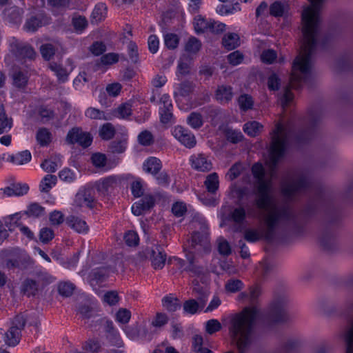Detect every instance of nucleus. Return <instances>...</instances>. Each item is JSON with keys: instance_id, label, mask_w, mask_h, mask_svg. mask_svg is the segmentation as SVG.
<instances>
[{"instance_id": "obj_33", "label": "nucleus", "mask_w": 353, "mask_h": 353, "mask_svg": "<svg viewBox=\"0 0 353 353\" xmlns=\"http://www.w3.org/2000/svg\"><path fill=\"white\" fill-rule=\"evenodd\" d=\"M21 292L28 296H35L39 292L37 282L31 279H26L21 285Z\"/></svg>"}, {"instance_id": "obj_64", "label": "nucleus", "mask_w": 353, "mask_h": 353, "mask_svg": "<svg viewBox=\"0 0 353 353\" xmlns=\"http://www.w3.org/2000/svg\"><path fill=\"white\" fill-rule=\"evenodd\" d=\"M54 236V231L50 228H43L39 232V239L43 243H48Z\"/></svg>"}, {"instance_id": "obj_11", "label": "nucleus", "mask_w": 353, "mask_h": 353, "mask_svg": "<svg viewBox=\"0 0 353 353\" xmlns=\"http://www.w3.org/2000/svg\"><path fill=\"white\" fill-rule=\"evenodd\" d=\"M65 141L70 145L78 144L85 148L91 145L92 137L90 133L83 132L81 128L74 127L68 131Z\"/></svg>"}, {"instance_id": "obj_12", "label": "nucleus", "mask_w": 353, "mask_h": 353, "mask_svg": "<svg viewBox=\"0 0 353 353\" xmlns=\"http://www.w3.org/2000/svg\"><path fill=\"white\" fill-rule=\"evenodd\" d=\"M121 178L118 175H110L100 179L92 183L94 186L98 194L100 196L105 197L108 195L110 189L114 188L121 183Z\"/></svg>"}, {"instance_id": "obj_48", "label": "nucleus", "mask_w": 353, "mask_h": 353, "mask_svg": "<svg viewBox=\"0 0 353 353\" xmlns=\"http://www.w3.org/2000/svg\"><path fill=\"white\" fill-rule=\"evenodd\" d=\"M263 126L257 121L248 122L243 125V131L250 137H255L257 135Z\"/></svg>"}, {"instance_id": "obj_61", "label": "nucleus", "mask_w": 353, "mask_h": 353, "mask_svg": "<svg viewBox=\"0 0 353 353\" xmlns=\"http://www.w3.org/2000/svg\"><path fill=\"white\" fill-rule=\"evenodd\" d=\"M59 179L68 183L74 182L76 180L75 173L69 168H64L59 173Z\"/></svg>"}, {"instance_id": "obj_45", "label": "nucleus", "mask_w": 353, "mask_h": 353, "mask_svg": "<svg viewBox=\"0 0 353 353\" xmlns=\"http://www.w3.org/2000/svg\"><path fill=\"white\" fill-rule=\"evenodd\" d=\"M183 309L184 313L192 315L202 310L201 307L199 306V303H197L196 300L193 299L185 301L183 303Z\"/></svg>"}, {"instance_id": "obj_37", "label": "nucleus", "mask_w": 353, "mask_h": 353, "mask_svg": "<svg viewBox=\"0 0 353 353\" xmlns=\"http://www.w3.org/2000/svg\"><path fill=\"white\" fill-rule=\"evenodd\" d=\"M107 6L103 3H97L92 12V23H99L105 18Z\"/></svg>"}, {"instance_id": "obj_22", "label": "nucleus", "mask_w": 353, "mask_h": 353, "mask_svg": "<svg viewBox=\"0 0 353 353\" xmlns=\"http://www.w3.org/2000/svg\"><path fill=\"white\" fill-rule=\"evenodd\" d=\"M152 265L156 270L162 269L165 263L166 254L163 248L159 245H156L152 250Z\"/></svg>"}, {"instance_id": "obj_10", "label": "nucleus", "mask_w": 353, "mask_h": 353, "mask_svg": "<svg viewBox=\"0 0 353 353\" xmlns=\"http://www.w3.org/2000/svg\"><path fill=\"white\" fill-rule=\"evenodd\" d=\"M188 265H185V261L178 257H174L171 259V263H174L176 267L181 271H186L192 273L194 275H199L203 272V267L199 265V260L192 252H188L185 254Z\"/></svg>"}, {"instance_id": "obj_52", "label": "nucleus", "mask_w": 353, "mask_h": 353, "mask_svg": "<svg viewBox=\"0 0 353 353\" xmlns=\"http://www.w3.org/2000/svg\"><path fill=\"white\" fill-rule=\"evenodd\" d=\"M74 288V285L70 282H60L58 285V292L61 296L69 297L73 294Z\"/></svg>"}, {"instance_id": "obj_41", "label": "nucleus", "mask_w": 353, "mask_h": 353, "mask_svg": "<svg viewBox=\"0 0 353 353\" xmlns=\"http://www.w3.org/2000/svg\"><path fill=\"white\" fill-rule=\"evenodd\" d=\"M85 115L86 117L90 119L96 120H108L110 119V117L106 115L103 111H101L97 108L90 107L85 111Z\"/></svg>"}, {"instance_id": "obj_18", "label": "nucleus", "mask_w": 353, "mask_h": 353, "mask_svg": "<svg viewBox=\"0 0 353 353\" xmlns=\"http://www.w3.org/2000/svg\"><path fill=\"white\" fill-rule=\"evenodd\" d=\"M26 325V319L23 315H17L12 323V326L8 330V335L11 334L14 339H8L9 344L17 345L20 341L21 331Z\"/></svg>"}, {"instance_id": "obj_14", "label": "nucleus", "mask_w": 353, "mask_h": 353, "mask_svg": "<svg viewBox=\"0 0 353 353\" xmlns=\"http://www.w3.org/2000/svg\"><path fill=\"white\" fill-rule=\"evenodd\" d=\"M172 134L187 148H192L196 144L194 134L181 125H176L172 130Z\"/></svg>"}, {"instance_id": "obj_13", "label": "nucleus", "mask_w": 353, "mask_h": 353, "mask_svg": "<svg viewBox=\"0 0 353 353\" xmlns=\"http://www.w3.org/2000/svg\"><path fill=\"white\" fill-rule=\"evenodd\" d=\"M173 105L170 97L168 94H163L159 99V114L160 121L163 124L174 122Z\"/></svg>"}, {"instance_id": "obj_44", "label": "nucleus", "mask_w": 353, "mask_h": 353, "mask_svg": "<svg viewBox=\"0 0 353 353\" xmlns=\"http://www.w3.org/2000/svg\"><path fill=\"white\" fill-rule=\"evenodd\" d=\"M210 19H206L201 16L194 18V27L196 33L208 32Z\"/></svg>"}, {"instance_id": "obj_55", "label": "nucleus", "mask_w": 353, "mask_h": 353, "mask_svg": "<svg viewBox=\"0 0 353 353\" xmlns=\"http://www.w3.org/2000/svg\"><path fill=\"white\" fill-rule=\"evenodd\" d=\"M176 89L177 90L174 92L175 95L187 97L193 91V84L189 81L182 82L178 85Z\"/></svg>"}, {"instance_id": "obj_31", "label": "nucleus", "mask_w": 353, "mask_h": 353, "mask_svg": "<svg viewBox=\"0 0 353 353\" xmlns=\"http://www.w3.org/2000/svg\"><path fill=\"white\" fill-rule=\"evenodd\" d=\"M204 185L208 192L212 195H215L219 188V178L216 172H212L208 174L204 181Z\"/></svg>"}, {"instance_id": "obj_40", "label": "nucleus", "mask_w": 353, "mask_h": 353, "mask_svg": "<svg viewBox=\"0 0 353 353\" xmlns=\"http://www.w3.org/2000/svg\"><path fill=\"white\" fill-rule=\"evenodd\" d=\"M162 303L163 306L169 312H175L181 308L179 299L171 295L163 297Z\"/></svg>"}, {"instance_id": "obj_23", "label": "nucleus", "mask_w": 353, "mask_h": 353, "mask_svg": "<svg viewBox=\"0 0 353 353\" xmlns=\"http://www.w3.org/2000/svg\"><path fill=\"white\" fill-rule=\"evenodd\" d=\"M48 67L50 70L54 72L59 83H64L68 81V76L74 68V67L71 65L70 70H68L66 68H63L62 65L56 62H50Z\"/></svg>"}, {"instance_id": "obj_43", "label": "nucleus", "mask_w": 353, "mask_h": 353, "mask_svg": "<svg viewBox=\"0 0 353 353\" xmlns=\"http://www.w3.org/2000/svg\"><path fill=\"white\" fill-rule=\"evenodd\" d=\"M132 114L131 105L128 103L121 104L112 111V115L119 119H126Z\"/></svg>"}, {"instance_id": "obj_27", "label": "nucleus", "mask_w": 353, "mask_h": 353, "mask_svg": "<svg viewBox=\"0 0 353 353\" xmlns=\"http://www.w3.org/2000/svg\"><path fill=\"white\" fill-rule=\"evenodd\" d=\"M289 3L287 1H276L270 6V14L275 17H281L287 14Z\"/></svg>"}, {"instance_id": "obj_50", "label": "nucleus", "mask_w": 353, "mask_h": 353, "mask_svg": "<svg viewBox=\"0 0 353 353\" xmlns=\"http://www.w3.org/2000/svg\"><path fill=\"white\" fill-rule=\"evenodd\" d=\"M244 287L243 283L239 279H229L225 285V289L228 292L235 293L241 290Z\"/></svg>"}, {"instance_id": "obj_32", "label": "nucleus", "mask_w": 353, "mask_h": 353, "mask_svg": "<svg viewBox=\"0 0 353 353\" xmlns=\"http://www.w3.org/2000/svg\"><path fill=\"white\" fill-rule=\"evenodd\" d=\"M29 190V187L26 183H16L6 187L3 192L8 196H21L26 194Z\"/></svg>"}, {"instance_id": "obj_7", "label": "nucleus", "mask_w": 353, "mask_h": 353, "mask_svg": "<svg viewBox=\"0 0 353 353\" xmlns=\"http://www.w3.org/2000/svg\"><path fill=\"white\" fill-rule=\"evenodd\" d=\"M10 52L19 61L33 60L36 57V52L28 42L21 41L15 37L8 40Z\"/></svg>"}, {"instance_id": "obj_19", "label": "nucleus", "mask_w": 353, "mask_h": 353, "mask_svg": "<svg viewBox=\"0 0 353 353\" xmlns=\"http://www.w3.org/2000/svg\"><path fill=\"white\" fill-rule=\"evenodd\" d=\"M190 162L192 168L199 172H208L212 168L211 161L203 154L192 155Z\"/></svg>"}, {"instance_id": "obj_59", "label": "nucleus", "mask_w": 353, "mask_h": 353, "mask_svg": "<svg viewBox=\"0 0 353 353\" xmlns=\"http://www.w3.org/2000/svg\"><path fill=\"white\" fill-rule=\"evenodd\" d=\"M123 239L126 245L128 246H136L139 242L138 234L133 230L126 232L124 234Z\"/></svg>"}, {"instance_id": "obj_57", "label": "nucleus", "mask_w": 353, "mask_h": 353, "mask_svg": "<svg viewBox=\"0 0 353 353\" xmlns=\"http://www.w3.org/2000/svg\"><path fill=\"white\" fill-rule=\"evenodd\" d=\"M225 136L227 140L232 143H237L240 142L243 137V135L240 130L230 128L225 130Z\"/></svg>"}, {"instance_id": "obj_20", "label": "nucleus", "mask_w": 353, "mask_h": 353, "mask_svg": "<svg viewBox=\"0 0 353 353\" xmlns=\"http://www.w3.org/2000/svg\"><path fill=\"white\" fill-rule=\"evenodd\" d=\"M154 203L155 199L152 196L146 195L132 205V212L136 216H140L153 208Z\"/></svg>"}, {"instance_id": "obj_4", "label": "nucleus", "mask_w": 353, "mask_h": 353, "mask_svg": "<svg viewBox=\"0 0 353 353\" xmlns=\"http://www.w3.org/2000/svg\"><path fill=\"white\" fill-rule=\"evenodd\" d=\"M310 127L305 130L296 132L290 123L286 125L281 122L275 125L272 131V141L270 147V165L272 172L275 170L279 159L284 155L286 145L290 142L305 143L311 139L319 118H311Z\"/></svg>"}, {"instance_id": "obj_15", "label": "nucleus", "mask_w": 353, "mask_h": 353, "mask_svg": "<svg viewBox=\"0 0 353 353\" xmlns=\"http://www.w3.org/2000/svg\"><path fill=\"white\" fill-rule=\"evenodd\" d=\"M345 215L344 209L341 205L334 204L330 205L325 216L327 226L328 228L338 227Z\"/></svg>"}, {"instance_id": "obj_38", "label": "nucleus", "mask_w": 353, "mask_h": 353, "mask_svg": "<svg viewBox=\"0 0 353 353\" xmlns=\"http://www.w3.org/2000/svg\"><path fill=\"white\" fill-rule=\"evenodd\" d=\"M57 182V178L55 175H46L39 184V190L41 192H48Z\"/></svg>"}, {"instance_id": "obj_39", "label": "nucleus", "mask_w": 353, "mask_h": 353, "mask_svg": "<svg viewBox=\"0 0 353 353\" xmlns=\"http://www.w3.org/2000/svg\"><path fill=\"white\" fill-rule=\"evenodd\" d=\"M116 130L113 125L110 123H106L103 124L99 130V137L103 140H110L112 139L115 134Z\"/></svg>"}, {"instance_id": "obj_24", "label": "nucleus", "mask_w": 353, "mask_h": 353, "mask_svg": "<svg viewBox=\"0 0 353 353\" xmlns=\"http://www.w3.org/2000/svg\"><path fill=\"white\" fill-rule=\"evenodd\" d=\"M252 174L255 179L254 186L261 185V184L271 185L272 180L265 179V171L261 163H254L251 168Z\"/></svg>"}, {"instance_id": "obj_42", "label": "nucleus", "mask_w": 353, "mask_h": 353, "mask_svg": "<svg viewBox=\"0 0 353 353\" xmlns=\"http://www.w3.org/2000/svg\"><path fill=\"white\" fill-rule=\"evenodd\" d=\"M101 345L98 339H89L82 344V349L90 353H99Z\"/></svg>"}, {"instance_id": "obj_5", "label": "nucleus", "mask_w": 353, "mask_h": 353, "mask_svg": "<svg viewBox=\"0 0 353 353\" xmlns=\"http://www.w3.org/2000/svg\"><path fill=\"white\" fill-rule=\"evenodd\" d=\"M281 192L290 200L301 194H314L317 199L323 196L321 188L312 180L307 173L303 172H296L292 176L283 179L281 181Z\"/></svg>"}, {"instance_id": "obj_25", "label": "nucleus", "mask_w": 353, "mask_h": 353, "mask_svg": "<svg viewBox=\"0 0 353 353\" xmlns=\"http://www.w3.org/2000/svg\"><path fill=\"white\" fill-rule=\"evenodd\" d=\"M65 222L70 228L78 233H87L89 230L86 222L77 216H68Z\"/></svg>"}, {"instance_id": "obj_51", "label": "nucleus", "mask_w": 353, "mask_h": 353, "mask_svg": "<svg viewBox=\"0 0 353 353\" xmlns=\"http://www.w3.org/2000/svg\"><path fill=\"white\" fill-rule=\"evenodd\" d=\"M126 139L116 140L110 143L109 145V150L114 154H120L124 152L126 150Z\"/></svg>"}, {"instance_id": "obj_47", "label": "nucleus", "mask_w": 353, "mask_h": 353, "mask_svg": "<svg viewBox=\"0 0 353 353\" xmlns=\"http://www.w3.org/2000/svg\"><path fill=\"white\" fill-rule=\"evenodd\" d=\"M187 123L194 129L200 128L203 124L201 114L196 112L190 113L187 118Z\"/></svg>"}, {"instance_id": "obj_46", "label": "nucleus", "mask_w": 353, "mask_h": 353, "mask_svg": "<svg viewBox=\"0 0 353 353\" xmlns=\"http://www.w3.org/2000/svg\"><path fill=\"white\" fill-rule=\"evenodd\" d=\"M12 79L15 87L22 88L27 85L28 77L26 73L22 71H16L12 75Z\"/></svg>"}, {"instance_id": "obj_58", "label": "nucleus", "mask_w": 353, "mask_h": 353, "mask_svg": "<svg viewBox=\"0 0 353 353\" xmlns=\"http://www.w3.org/2000/svg\"><path fill=\"white\" fill-rule=\"evenodd\" d=\"M222 325L217 319H210L205 323V331L210 335L220 331Z\"/></svg>"}, {"instance_id": "obj_60", "label": "nucleus", "mask_w": 353, "mask_h": 353, "mask_svg": "<svg viewBox=\"0 0 353 353\" xmlns=\"http://www.w3.org/2000/svg\"><path fill=\"white\" fill-rule=\"evenodd\" d=\"M131 318V312L125 308H120L116 313L115 319L118 323L126 324Z\"/></svg>"}, {"instance_id": "obj_53", "label": "nucleus", "mask_w": 353, "mask_h": 353, "mask_svg": "<svg viewBox=\"0 0 353 353\" xmlns=\"http://www.w3.org/2000/svg\"><path fill=\"white\" fill-rule=\"evenodd\" d=\"M238 103L240 109L244 112L252 109L254 101L251 96L244 94H241L238 99Z\"/></svg>"}, {"instance_id": "obj_28", "label": "nucleus", "mask_w": 353, "mask_h": 353, "mask_svg": "<svg viewBox=\"0 0 353 353\" xmlns=\"http://www.w3.org/2000/svg\"><path fill=\"white\" fill-rule=\"evenodd\" d=\"M8 159L10 163L15 165H22L29 163L32 159V155L29 150H26L16 154H11Z\"/></svg>"}, {"instance_id": "obj_1", "label": "nucleus", "mask_w": 353, "mask_h": 353, "mask_svg": "<svg viewBox=\"0 0 353 353\" xmlns=\"http://www.w3.org/2000/svg\"><path fill=\"white\" fill-rule=\"evenodd\" d=\"M309 1L311 5L303 9L301 15L303 40L301 52L293 62L290 84L285 88L281 99L283 108L294 99L291 89H300L312 77V56L317 45L320 12L324 0Z\"/></svg>"}, {"instance_id": "obj_29", "label": "nucleus", "mask_w": 353, "mask_h": 353, "mask_svg": "<svg viewBox=\"0 0 353 353\" xmlns=\"http://www.w3.org/2000/svg\"><path fill=\"white\" fill-rule=\"evenodd\" d=\"M216 99L221 103L230 101L233 97L232 88L230 85H220L216 91Z\"/></svg>"}, {"instance_id": "obj_62", "label": "nucleus", "mask_w": 353, "mask_h": 353, "mask_svg": "<svg viewBox=\"0 0 353 353\" xmlns=\"http://www.w3.org/2000/svg\"><path fill=\"white\" fill-rule=\"evenodd\" d=\"M138 141L141 145L149 146L153 143L154 137L150 132L144 130L139 134Z\"/></svg>"}, {"instance_id": "obj_56", "label": "nucleus", "mask_w": 353, "mask_h": 353, "mask_svg": "<svg viewBox=\"0 0 353 353\" xmlns=\"http://www.w3.org/2000/svg\"><path fill=\"white\" fill-rule=\"evenodd\" d=\"M124 332L131 339H135L143 336V334L141 332V327H139V324L138 323L125 327L124 328Z\"/></svg>"}, {"instance_id": "obj_2", "label": "nucleus", "mask_w": 353, "mask_h": 353, "mask_svg": "<svg viewBox=\"0 0 353 353\" xmlns=\"http://www.w3.org/2000/svg\"><path fill=\"white\" fill-rule=\"evenodd\" d=\"M261 294V288L253 285L249 288V292H242L239 294V300L248 299L250 304L230 318L229 334L236 341L239 351L245 352L252 343L255 321L260 312L257 303Z\"/></svg>"}, {"instance_id": "obj_9", "label": "nucleus", "mask_w": 353, "mask_h": 353, "mask_svg": "<svg viewBox=\"0 0 353 353\" xmlns=\"http://www.w3.org/2000/svg\"><path fill=\"white\" fill-rule=\"evenodd\" d=\"M96 189L92 183H88L79 188L75 196V203L79 207L93 209L96 207L97 199Z\"/></svg>"}, {"instance_id": "obj_35", "label": "nucleus", "mask_w": 353, "mask_h": 353, "mask_svg": "<svg viewBox=\"0 0 353 353\" xmlns=\"http://www.w3.org/2000/svg\"><path fill=\"white\" fill-rule=\"evenodd\" d=\"M52 133L46 128H39L36 134V140L41 147L48 146L52 141Z\"/></svg>"}, {"instance_id": "obj_49", "label": "nucleus", "mask_w": 353, "mask_h": 353, "mask_svg": "<svg viewBox=\"0 0 353 353\" xmlns=\"http://www.w3.org/2000/svg\"><path fill=\"white\" fill-rule=\"evenodd\" d=\"M217 249L219 253L224 256H229L232 252L230 243L223 237L220 236L217 239Z\"/></svg>"}, {"instance_id": "obj_63", "label": "nucleus", "mask_w": 353, "mask_h": 353, "mask_svg": "<svg viewBox=\"0 0 353 353\" xmlns=\"http://www.w3.org/2000/svg\"><path fill=\"white\" fill-rule=\"evenodd\" d=\"M164 42L168 48L173 50L178 46L179 38L175 34L168 33L164 37Z\"/></svg>"}, {"instance_id": "obj_8", "label": "nucleus", "mask_w": 353, "mask_h": 353, "mask_svg": "<svg viewBox=\"0 0 353 353\" xmlns=\"http://www.w3.org/2000/svg\"><path fill=\"white\" fill-rule=\"evenodd\" d=\"M287 303L288 298L285 295L274 298L269 307V319L275 323L285 322L289 319L286 312Z\"/></svg>"}, {"instance_id": "obj_34", "label": "nucleus", "mask_w": 353, "mask_h": 353, "mask_svg": "<svg viewBox=\"0 0 353 353\" xmlns=\"http://www.w3.org/2000/svg\"><path fill=\"white\" fill-rule=\"evenodd\" d=\"M20 214L16 213L14 214L10 215L5 219V224L3 225L0 220V245L7 239L9 234L7 230V228L11 230V223L14 220L15 218L17 219H21Z\"/></svg>"}, {"instance_id": "obj_3", "label": "nucleus", "mask_w": 353, "mask_h": 353, "mask_svg": "<svg viewBox=\"0 0 353 353\" xmlns=\"http://www.w3.org/2000/svg\"><path fill=\"white\" fill-rule=\"evenodd\" d=\"M302 214L297 213L290 205L277 207L274 205L270 208L263 221L266 226L263 232L256 228H247L243 233L244 239L248 243H256L262 239L272 241L275 236L276 230L281 227L285 230H296L303 223Z\"/></svg>"}, {"instance_id": "obj_36", "label": "nucleus", "mask_w": 353, "mask_h": 353, "mask_svg": "<svg viewBox=\"0 0 353 353\" xmlns=\"http://www.w3.org/2000/svg\"><path fill=\"white\" fill-rule=\"evenodd\" d=\"M222 44L228 50L235 49L240 45L239 36L236 33H228L223 37Z\"/></svg>"}, {"instance_id": "obj_17", "label": "nucleus", "mask_w": 353, "mask_h": 353, "mask_svg": "<svg viewBox=\"0 0 353 353\" xmlns=\"http://www.w3.org/2000/svg\"><path fill=\"white\" fill-rule=\"evenodd\" d=\"M252 218H259V214L254 209H248L246 213L245 210L243 207L235 208L229 214V218L236 224L239 225L236 231L241 232L242 228L241 225L243 223L245 220L246 216Z\"/></svg>"}, {"instance_id": "obj_30", "label": "nucleus", "mask_w": 353, "mask_h": 353, "mask_svg": "<svg viewBox=\"0 0 353 353\" xmlns=\"http://www.w3.org/2000/svg\"><path fill=\"white\" fill-rule=\"evenodd\" d=\"M24 214L32 219H40L46 214V208L37 203H32L28 205Z\"/></svg>"}, {"instance_id": "obj_6", "label": "nucleus", "mask_w": 353, "mask_h": 353, "mask_svg": "<svg viewBox=\"0 0 353 353\" xmlns=\"http://www.w3.org/2000/svg\"><path fill=\"white\" fill-rule=\"evenodd\" d=\"M202 232H194L191 237L190 246L192 252L199 260L204 254L211 251V245L206 225H202Z\"/></svg>"}, {"instance_id": "obj_16", "label": "nucleus", "mask_w": 353, "mask_h": 353, "mask_svg": "<svg viewBox=\"0 0 353 353\" xmlns=\"http://www.w3.org/2000/svg\"><path fill=\"white\" fill-rule=\"evenodd\" d=\"M272 185L261 184L256 187L259 196L256 199L254 203L259 210H267L272 202L270 192Z\"/></svg>"}, {"instance_id": "obj_26", "label": "nucleus", "mask_w": 353, "mask_h": 353, "mask_svg": "<svg viewBox=\"0 0 353 353\" xmlns=\"http://www.w3.org/2000/svg\"><path fill=\"white\" fill-rule=\"evenodd\" d=\"M162 168V163L159 159L150 157L146 159L143 163V170L152 175H157Z\"/></svg>"}, {"instance_id": "obj_21", "label": "nucleus", "mask_w": 353, "mask_h": 353, "mask_svg": "<svg viewBox=\"0 0 353 353\" xmlns=\"http://www.w3.org/2000/svg\"><path fill=\"white\" fill-rule=\"evenodd\" d=\"M49 18L43 13H39L37 16H32L28 19L23 26L28 32H35L39 27L49 23Z\"/></svg>"}, {"instance_id": "obj_54", "label": "nucleus", "mask_w": 353, "mask_h": 353, "mask_svg": "<svg viewBox=\"0 0 353 353\" xmlns=\"http://www.w3.org/2000/svg\"><path fill=\"white\" fill-rule=\"evenodd\" d=\"M201 47V41L194 37H190L185 44V50L188 53L195 54Z\"/></svg>"}]
</instances>
